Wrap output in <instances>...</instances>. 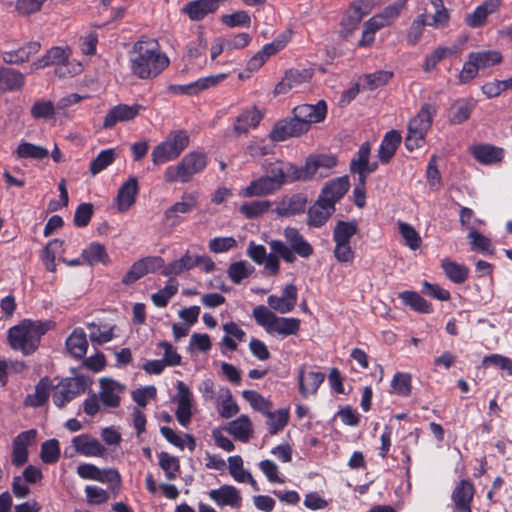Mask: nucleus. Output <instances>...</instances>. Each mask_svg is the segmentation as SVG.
Here are the masks:
<instances>
[{
    "label": "nucleus",
    "mask_w": 512,
    "mask_h": 512,
    "mask_svg": "<svg viewBox=\"0 0 512 512\" xmlns=\"http://www.w3.org/2000/svg\"><path fill=\"white\" fill-rule=\"evenodd\" d=\"M401 140V134L396 130H390L385 134L378 150V157L382 163H388L392 159Z\"/></svg>",
    "instance_id": "72a5a7b5"
},
{
    "label": "nucleus",
    "mask_w": 512,
    "mask_h": 512,
    "mask_svg": "<svg viewBox=\"0 0 512 512\" xmlns=\"http://www.w3.org/2000/svg\"><path fill=\"white\" fill-rule=\"evenodd\" d=\"M373 5L370 0H356L347 10L341 21V34L348 38L357 28L361 20L372 11Z\"/></svg>",
    "instance_id": "ddd939ff"
},
{
    "label": "nucleus",
    "mask_w": 512,
    "mask_h": 512,
    "mask_svg": "<svg viewBox=\"0 0 512 512\" xmlns=\"http://www.w3.org/2000/svg\"><path fill=\"white\" fill-rule=\"evenodd\" d=\"M124 388L123 385L112 379H101L99 397L102 404L109 408L118 407L120 394L124 391Z\"/></svg>",
    "instance_id": "c756f323"
},
{
    "label": "nucleus",
    "mask_w": 512,
    "mask_h": 512,
    "mask_svg": "<svg viewBox=\"0 0 512 512\" xmlns=\"http://www.w3.org/2000/svg\"><path fill=\"white\" fill-rule=\"evenodd\" d=\"M51 380L48 377L42 378L35 387V392L26 396L24 404L31 407H40L45 404L49 397Z\"/></svg>",
    "instance_id": "c03bdc74"
},
{
    "label": "nucleus",
    "mask_w": 512,
    "mask_h": 512,
    "mask_svg": "<svg viewBox=\"0 0 512 512\" xmlns=\"http://www.w3.org/2000/svg\"><path fill=\"white\" fill-rule=\"evenodd\" d=\"M89 329V339L92 343L104 344L111 341L114 337L113 327L108 325L99 326L95 323L87 325Z\"/></svg>",
    "instance_id": "052dcab7"
},
{
    "label": "nucleus",
    "mask_w": 512,
    "mask_h": 512,
    "mask_svg": "<svg viewBox=\"0 0 512 512\" xmlns=\"http://www.w3.org/2000/svg\"><path fill=\"white\" fill-rule=\"evenodd\" d=\"M225 78L226 74L211 75L185 85H170L169 91L178 95H197L208 88L216 86Z\"/></svg>",
    "instance_id": "f3484780"
},
{
    "label": "nucleus",
    "mask_w": 512,
    "mask_h": 512,
    "mask_svg": "<svg viewBox=\"0 0 512 512\" xmlns=\"http://www.w3.org/2000/svg\"><path fill=\"white\" fill-rule=\"evenodd\" d=\"M455 53H457V46L438 47L432 53L426 56L423 69L426 72H429L434 69L441 60Z\"/></svg>",
    "instance_id": "680f3d73"
},
{
    "label": "nucleus",
    "mask_w": 512,
    "mask_h": 512,
    "mask_svg": "<svg viewBox=\"0 0 512 512\" xmlns=\"http://www.w3.org/2000/svg\"><path fill=\"white\" fill-rule=\"evenodd\" d=\"M209 497L219 507L229 506L233 509H239L242 503L240 491L232 485H222L218 489L211 490Z\"/></svg>",
    "instance_id": "4be33fe9"
},
{
    "label": "nucleus",
    "mask_w": 512,
    "mask_h": 512,
    "mask_svg": "<svg viewBox=\"0 0 512 512\" xmlns=\"http://www.w3.org/2000/svg\"><path fill=\"white\" fill-rule=\"evenodd\" d=\"M312 76L313 71L311 69H289L282 80L276 85L275 93L285 94L291 90L299 91L307 87Z\"/></svg>",
    "instance_id": "4468645a"
},
{
    "label": "nucleus",
    "mask_w": 512,
    "mask_h": 512,
    "mask_svg": "<svg viewBox=\"0 0 512 512\" xmlns=\"http://www.w3.org/2000/svg\"><path fill=\"white\" fill-rule=\"evenodd\" d=\"M399 298L414 311L419 313H431V304L426 301L420 294L414 291H403L399 293Z\"/></svg>",
    "instance_id": "3c124183"
},
{
    "label": "nucleus",
    "mask_w": 512,
    "mask_h": 512,
    "mask_svg": "<svg viewBox=\"0 0 512 512\" xmlns=\"http://www.w3.org/2000/svg\"><path fill=\"white\" fill-rule=\"evenodd\" d=\"M474 105L471 102L460 100L451 108L450 120L454 124H460L466 121L473 110Z\"/></svg>",
    "instance_id": "774afa93"
},
{
    "label": "nucleus",
    "mask_w": 512,
    "mask_h": 512,
    "mask_svg": "<svg viewBox=\"0 0 512 512\" xmlns=\"http://www.w3.org/2000/svg\"><path fill=\"white\" fill-rule=\"evenodd\" d=\"M36 431L31 429L21 432L13 440L12 463L16 466H22L28 460V446L34 443Z\"/></svg>",
    "instance_id": "cd10ccee"
},
{
    "label": "nucleus",
    "mask_w": 512,
    "mask_h": 512,
    "mask_svg": "<svg viewBox=\"0 0 512 512\" xmlns=\"http://www.w3.org/2000/svg\"><path fill=\"white\" fill-rule=\"evenodd\" d=\"M17 155L19 158H33L41 160L49 155V151L42 146L29 142H22L17 148Z\"/></svg>",
    "instance_id": "e2e57ef3"
},
{
    "label": "nucleus",
    "mask_w": 512,
    "mask_h": 512,
    "mask_svg": "<svg viewBox=\"0 0 512 512\" xmlns=\"http://www.w3.org/2000/svg\"><path fill=\"white\" fill-rule=\"evenodd\" d=\"M160 257H146L136 261L125 274L122 282L126 285L133 284L148 273L154 272L162 265Z\"/></svg>",
    "instance_id": "a211bd4d"
},
{
    "label": "nucleus",
    "mask_w": 512,
    "mask_h": 512,
    "mask_svg": "<svg viewBox=\"0 0 512 512\" xmlns=\"http://www.w3.org/2000/svg\"><path fill=\"white\" fill-rule=\"evenodd\" d=\"M72 443L75 450L84 456L101 457L106 453V449L100 441L88 434L74 437Z\"/></svg>",
    "instance_id": "7c9ffc66"
},
{
    "label": "nucleus",
    "mask_w": 512,
    "mask_h": 512,
    "mask_svg": "<svg viewBox=\"0 0 512 512\" xmlns=\"http://www.w3.org/2000/svg\"><path fill=\"white\" fill-rule=\"evenodd\" d=\"M268 305L275 311L285 314L291 312L297 303V288L294 284L284 287L282 296L270 295L267 298Z\"/></svg>",
    "instance_id": "5701e85b"
},
{
    "label": "nucleus",
    "mask_w": 512,
    "mask_h": 512,
    "mask_svg": "<svg viewBox=\"0 0 512 512\" xmlns=\"http://www.w3.org/2000/svg\"><path fill=\"white\" fill-rule=\"evenodd\" d=\"M225 336L222 338V343L231 351L237 349L235 339L243 341L245 338V332L234 322H229L223 325Z\"/></svg>",
    "instance_id": "5fc2aeb1"
},
{
    "label": "nucleus",
    "mask_w": 512,
    "mask_h": 512,
    "mask_svg": "<svg viewBox=\"0 0 512 512\" xmlns=\"http://www.w3.org/2000/svg\"><path fill=\"white\" fill-rule=\"evenodd\" d=\"M404 5L405 1H400L387 6L381 13L369 19V25L374 26L376 29L390 25L400 15Z\"/></svg>",
    "instance_id": "c9c22d12"
},
{
    "label": "nucleus",
    "mask_w": 512,
    "mask_h": 512,
    "mask_svg": "<svg viewBox=\"0 0 512 512\" xmlns=\"http://www.w3.org/2000/svg\"><path fill=\"white\" fill-rule=\"evenodd\" d=\"M427 1L426 3L425 0H422L425 5L423 12L412 21L407 31L406 40L411 46L416 45L420 41L426 26L442 28L448 24L449 13L444 6L443 0Z\"/></svg>",
    "instance_id": "7ed1b4c3"
},
{
    "label": "nucleus",
    "mask_w": 512,
    "mask_h": 512,
    "mask_svg": "<svg viewBox=\"0 0 512 512\" xmlns=\"http://www.w3.org/2000/svg\"><path fill=\"white\" fill-rule=\"evenodd\" d=\"M475 489L469 480H461L453 489L451 500L458 512H472L471 503Z\"/></svg>",
    "instance_id": "aec40b11"
},
{
    "label": "nucleus",
    "mask_w": 512,
    "mask_h": 512,
    "mask_svg": "<svg viewBox=\"0 0 512 512\" xmlns=\"http://www.w3.org/2000/svg\"><path fill=\"white\" fill-rule=\"evenodd\" d=\"M334 211L335 207L329 205L319 197L308 210L307 225L316 228L323 226Z\"/></svg>",
    "instance_id": "2f4dec72"
},
{
    "label": "nucleus",
    "mask_w": 512,
    "mask_h": 512,
    "mask_svg": "<svg viewBox=\"0 0 512 512\" xmlns=\"http://www.w3.org/2000/svg\"><path fill=\"white\" fill-rule=\"evenodd\" d=\"M441 267L446 277L455 284L464 283L469 276V269L465 265L449 258L442 260Z\"/></svg>",
    "instance_id": "79ce46f5"
},
{
    "label": "nucleus",
    "mask_w": 512,
    "mask_h": 512,
    "mask_svg": "<svg viewBox=\"0 0 512 512\" xmlns=\"http://www.w3.org/2000/svg\"><path fill=\"white\" fill-rule=\"evenodd\" d=\"M501 61V53L495 50L471 52L459 74V82L467 83L477 76L479 70L487 69Z\"/></svg>",
    "instance_id": "9d476101"
},
{
    "label": "nucleus",
    "mask_w": 512,
    "mask_h": 512,
    "mask_svg": "<svg viewBox=\"0 0 512 512\" xmlns=\"http://www.w3.org/2000/svg\"><path fill=\"white\" fill-rule=\"evenodd\" d=\"M325 379V374L318 371L306 372L305 367H301L298 373L299 391L302 396L307 397L314 394Z\"/></svg>",
    "instance_id": "473e14b6"
},
{
    "label": "nucleus",
    "mask_w": 512,
    "mask_h": 512,
    "mask_svg": "<svg viewBox=\"0 0 512 512\" xmlns=\"http://www.w3.org/2000/svg\"><path fill=\"white\" fill-rule=\"evenodd\" d=\"M280 189L268 176H262L253 180L244 190L245 197H260L272 194Z\"/></svg>",
    "instance_id": "4c0bfd02"
},
{
    "label": "nucleus",
    "mask_w": 512,
    "mask_h": 512,
    "mask_svg": "<svg viewBox=\"0 0 512 512\" xmlns=\"http://www.w3.org/2000/svg\"><path fill=\"white\" fill-rule=\"evenodd\" d=\"M262 119L261 113L255 109L242 112L234 123V130L238 134L247 133L250 128H255Z\"/></svg>",
    "instance_id": "de8ad7c7"
},
{
    "label": "nucleus",
    "mask_w": 512,
    "mask_h": 512,
    "mask_svg": "<svg viewBox=\"0 0 512 512\" xmlns=\"http://www.w3.org/2000/svg\"><path fill=\"white\" fill-rule=\"evenodd\" d=\"M196 260V254H191L190 251H186L180 259L169 263L162 273L164 276L180 275L181 273L196 267Z\"/></svg>",
    "instance_id": "a18cd8bd"
},
{
    "label": "nucleus",
    "mask_w": 512,
    "mask_h": 512,
    "mask_svg": "<svg viewBox=\"0 0 512 512\" xmlns=\"http://www.w3.org/2000/svg\"><path fill=\"white\" fill-rule=\"evenodd\" d=\"M285 242L281 240H272L269 245L273 253L277 254L287 263H293L296 255L302 258H309L314 249L304 236L293 227H286L283 231Z\"/></svg>",
    "instance_id": "20e7f679"
},
{
    "label": "nucleus",
    "mask_w": 512,
    "mask_h": 512,
    "mask_svg": "<svg viewBox=\"0 0 512 512\" xmlns=\"http://www.w3.org/2000/svg\"><path fill=\"white\" fill-rule=\"evenodd\" d=\"M24 85V75L8 67H0V92L19 90Z\"/></svg>",
    "instance_id": "ea45409f"
},
{
    "label": "nucleus",
    "mask_w": 512,
    "mask_h": 512,
    "mask_svg": "<svg viewBox=\"0 0 512 512\" xmlns=\"http://www.w3.org/2000/svg\"><path fill=\"white\" fill-rule=\"evenodd\" d=\"M86 386V381L82 376L66 378L55 386L52 401L58 408H63L67 403L84 393Z\"/></svg>",
    "instance_id": "f8f14e48"
},
{
    "label": "nucleus",
    "mask_w": 512,
    "mask_h": 512,
    "mask_svg": "<svg viewBox=\"0 0 512 512\" xmlns=\"http://www.w3.org/2000/svg\"><path fill=\"white\" fill-rule=\"evenodd\" d=\"M170 59L156 39H140L128 52L131 75L140 80H153L168 68Z\"/></svg>",
    "instance_id": "f257e3e1"
},
{
    "label": "nucleus",
    "mask_w": 512,
    "mask_h": 512,
    "mask_svg": "<svg viewBox=\"0 0 512 512\" xmlns=\"http://www.w3.org/2000/svg\"><path fill=\"white\" fill-rule=\"evenodd\" d=\"M177 410L176 418L177 421L184 427L188 426L191 421V400L192 394L189 387L182 381L177 383Z\"/></svg>",
    "instance_id": "b1692460"
},
{
    "label": "nucleus",
    "mask_w": 512,
    "mask_h": 512,
    "mask_svg": "<svg viewBox=\"0 0 512 512\" xmlns=\"http://www.w3.org/2000/svg\"><path fill=\"white\" fill-rule=\"evenodd\" d=\"M393 76L391 71L380 70L371 74H366L363 79V88L374 90L385 85Z\"/></svg>",
    "instance_id": "338daca9"
},
{
    "label": "nucleus",
    "mask_w": 512,
    "mask_h": 512,
    "mask_svg": "<svg viewBox=\"0 0 512 512\" xmlns=\"http://www.w3.org/2000/svg\"><path fill=\"white\" fill-rule=\"evenodd\" d=\"M253 272L254 267L244 260L230 264L227 270L228 277L235 284H240L243 279L249 277Z\"/></svg>",
    "instance_id": "6e6d98bb"
},
{
    "label": "nucleus",
    "mask_w": 512,
    "mask_h": 512,
    "mask_svg": "<svg viewBox=\"0 0 512 512\" xmlns=\"http://www.w3.org/2000/svg\"><path fill=\"white\" fill-rule=\"evenodd\" d=\"M290 168H297V166L293 164H287L285 167L278 163H272L269 165L267 169V175L271 180L275 182V184L280 188L285 182H294L300 181L299 179H294L293 174Z\"/></svg>",
    "instance_id": "09e8293b"
},
{
    "label": "nucleus",
    "mask_w": 512,
    "mask_h": 512,
    "mask_svg": "<svg viewBox=\"0 0 512 512\" xmlns=\"http://www.w3.org/2000/svg\"><path fill=\"white\" fill-rule=\"evenodd\" d=\"M66 348L75 358L81 359L86 355L88 342L82 328H77L71 333L66 340Z\"/></svg>",
    "instance_id": "58836bf2"
},
{
    "label": "nucleus",
    "mask_w": 512,
    "mask_h": 512,
    "mask_svg": "<svg viewBox=\"0 0 512 512\" xmlns=\"http://www.w3.org/2000/svg\"><path fill=\"white\" fill-rule=\"evenodd\" d=\"M501 6V0H485L471 13L466 14L465 23L472 28L483 26L489 15L497 12Z\"/></svg>",
    "instance_id": "393cba45"
},
{
    "label": "nucleus",
    "mask_w": 512,
    "mask_h": 512,
    "mask_svg": "<svg viewBox=\"0 0 512 512\" xmlns=\"http://www.w3.org/2000/svg\"><path fill=\"white\" fill-rule=\"evenodd\" d=\"M242 396L255 410L261 412L265 416L271 412L272 403L264 398L260 393L254 390H244L242 392Z\"/></svg>",
    "instance_id": "bf43d9fd"
},
{
    "label": "nucleus",
    "mask_w": 512,
    "mask_h": 512,
    "mask_svg": "<svg viewBox=\"0 0 512 512\" xmlns=\"http://www.w3.org/2000/svg\"><path fill=\"white\" fill-rule=\"evenodd\" d=\"M142 106L139 104L127 105L118 104L112 107L104 117L103 127L110 129L114 127L118 122H125L134 119Z\"/></svg>",
    "instance_id": "6ab92c4d"
},
{
    "label": "nucleus",
    "mask_w": 512,
    "mask_h": 512,
    "mask_svg": "<svg viewBox=\"0 0 512 512\" xmlns=\"http://www.w3.org/2000/svg\"><path fill=\"white\" fill-rule=\"evenodd\" d=\"M197 204L198 192H185L182 194L180 201L165 210L164 220L171 225H176L180 222V214L192 212Z\"/></svg>",
    "instance_id": "dca6fc26"
},
{
    "label": "nucleus",
    "mask_w": 512,
    "mask_h": 512,
    "mask_svg": "<svg viewBox=\"0 0 512 512\" xmlns=\"http://www.w3.org/2000/svg\"><path fill=\"white\" fill-rule=\"evenodd\" d=\"M83 260L90 266L97 264L108 265L110 263L109 255L103 244L98 242L91 243L81 254Z\"/></svg>",
    "instance_id": "a19ab883"
},
{
    "label": "nucleus",
    "mask_w": 512,
    "mask_h": 512,
    "mask_svg": "<svg viewBox=\"0 0 512 512\" xmlns=\"http://www.w3.org/2000/svg\"><path fill=\"white\" fill-rule=\"evenodd\" d=\"M227 431L235 439L247 442L252 434V423L248 416L241 415L228 424Z\"/></svg>",
    "instance_id": "37998d69"
},
{
    "label": "nucleus",
    "mask_w": 512,
    "mask_h": 512,
    "mask_svg": "<svg viewBox=\"0 0 512 512\" xmlns=\"http://www.w3.org/2000/svg\"><path fill=\"white\" fill-rule=\"evenodd\" d=\"M52 327L53 323L49 320L24 319L8 330V342L12 349L30 355L37 350L41 337Z\"/></svg>",
    "instance_id": "f03ea898"
},
{
    "label": "nucleus",
    "mask_w": 512,
    "mask_h": 512,
    "mask_svg": "<svg viewBox=\"0 0 512 512\" xmlns=\"http://www.w3.org/2000/svg\"><path fill=\"white\" fill-rule=\"evenodd\" d=\"M309 130L310 128L305 121L293 115L290 119L278 122L270 132V138L273 141L280 142L291 137H298Z\"/></svg>",
    "instance_id": "2eb2a0df"
},
{
    "label": "nucleus",
    "mask_w": 512,
    "mask_h": 512,
    "mask_svg": "<svg viewBox=\"0 0 512 512\" xmlns=\"http://www.w3.org/2000/svg\"><path fill=\"white\" fill-rule=\"evenodd\" d=\"M207 165V157L202 152L186 154L176 165L168 166L163 174L166 183H188L196 174L201 173Z\"/></svg>",
    "instance_id": "39448f33"
},
{
    "label": "nucleus",
    "mask_w": 512,
    "mask_h": 512,
    "mask_svg": "<svg viewBox=\"0 0 512 512\" xmlns=\"http://www.w3.org/2000/svg\"><path fill=\"white\" fill-rule=\"evenodd\" d=\"M118 154L116 152V149L110 148L102 150L96 158H94L90 163V172L92 175H96L106 169L108 166H110L115 159L117 158Z\"/></svg>",
    "instance_id": "864d4df0"
},
{
    "label": "nucleus",
    "mask_w": 512,
    "mask_h": 512,
    "mask_svg": "<svg viewBox=\"0 0 512 512\" xmlns=\"http://www.w3.org/2000/svg\"><path fill=\"white\" fill-rule=\"evenodd\" d=\"M357 231L358 224L355 220L338 221L333 230V241L334 243H350Z\"/></svg>",
    "instance_id": "8fccbe9b"
},
{
    "label": "nucleus",
    "mask_w": 512,
    "mask_h": 512,
    "mask_svg": "<svg viewBox=\"0 0 512 512\" xmlns=\"http://www.w3.org/2000/svg\"><path fill=\"white\" fill-rule=\"evenodd\" d=\"M71 49L69 47L55 46L49 49L44 56L31 64L32 70H38L47 66H56L55 72L63 77L67 74H78L82 71V65L77 63L73 66V71H68L66 66L69 65Z\"/></svg>",
    "instance_id": "1a4fd4ad"
},
{
    "label": "nucleus",
    "mask_w": 512,
    "mask_h": 512,
    "mask_svg": "<svg viewBox=\"0 0 512 512\" xmlns=\"http://www.w3.org/2000/svg\"><path fill=\"white\" fill-rule=\"evenodd\" d=\"M287 37L284 35L279 36L273 42L266 44L259 52H257L247 63L249 71H257L266 60L272 55L283 49L287 43Z\"/></svg>",
    "instance_id": "c85d7f7f"
},
{
    "label": "nucleus",
    "mask_w": 512,
    "mask_h": 512,
    "mask_svg": "<svg viewBox=\"0 0 512 512\" xmlns=\"http://www.w3.org/2000/svg\"><path fill=\"white\" fill-rule=\"evenodd\" d=\"M139 192V183L136 176H130L119 188L116 196L117 209L125 212L135 203Z\"/></svg>",
    "instance_id": "a878e982"
},
{
    "label": "nucleus",
    "mask_w": 512,
    "mask_h": 512,
    "mask_svg": "<svg viewBox=\"0 0 512 512\" xmlns=\"http://www.w3.org/2000/svg\"><path fill=\"white\" fill-rule=\"evenodd\" d=\"M371 147L369 142H364L358 152L356 158H353L350 162V171L354 174H364V167L370 158Z\"/></svg>",
    "instance_id": "0e129e2a"
},
{
    "label": "nucleus",
    "mask_w": 512,
    "mask_h": 512,
    "mask_svg": "<svg viewBox=\"0 0 512 512\" xmlns=\"http://www.w3.org/2000/svg\"><path fill=\"white\" fill-rule=\"evenodd\" d=\"M350 182L348 176H341L328 182L321 191L320 198L329 205L335 207L338 202L348 191Z\"/></svg>",
    "instance_id": "bb28decb"
},
{
    "label": "nucleus",
    "mask_w": 512,
    "mask_h": 512,
    "mask_svg": "<svg viewBox=\"0 0 512 512\" xmlns=\"http://www.w3.org/2000/svg\"><path fill=\"white\" fill-rule=\"evenodd\" d=\"M435 114L436 108L426 103L421 107L418 114L409 121L408 133L405 138V146L409 151L423 146Z\"/></svg>",
    "instance_id": "6e6552de"
},
{
    "label": "nucleus",
    "mask_w": 512,
    "mask_h": 512,
    "mask_svg": "<svg viewBox=\"0 0 512 512\" xmlns=\"http://www.w3.org/2000/svg\"><path fill=\"white\" fill-rule=\"evenodd\" d=\"M472 154L480 163L490 164L501 160L502 150L485 144L473 147Z\"/></svg>",
    "instance_id": "603ef678"
},
{
    "label": "nucleus",
    "mask_w": 512,
    "mask_h": 512,
    "mask_svg": "<svg viewBox=\"0 0 512 512\" xmlns=\"http://www.w3.org/2000/svg\"><path fill=\"white\" fill-rule=\"evenodd\" d=\"M306 206V198L301 194H295L284 199L276 207V213L279 216H291L304 211Z\"/></svg>",
    "instance_id": "49530a36"
},
{
    "label": "nucleus",
    "mask_w": 512,
    "mask_h": 512,
    "mask_svg": "<svg viewBox=\"0 0 512 512\" xmlns=\"http://www.w3.org/2000/svg\"><path fill=\"white\" fill-rule=\"evenodd\" d=\"M62 246L63 242L61 240L54 239L43 249L41 259L48 271L54 272L56 270L55 258L56 254L62 249Z\"/></svg>",
    "instance_id": "13d9d810"
},
{
    "label": "nucleus",
    "mask_w": 512,
    "mask_h": 512,
    "mask_svg": "<svg viewBox=\"0 0 512 512\" xmlns=\"http://www.w3.org/2000/svg\"><path fill=\"white\" fill-rule=\"evenodd\" d=\"M229 473L239 483H249L254 490H259L257 482L251 473L243 468V460L235 455L228 458Z\"/></svg>",
    "instance_id": "e433bc0d"
},
{
    "label": "nucleus",
    "mask_w": 512,
    "mask_h": 512,
    "mask_svg": "<svg viewBox=\"0 0 512 512\" xmlns=\"http://www.w3.org/2000/svg\"><path fill=\"white\" fill-rule=\"evenodd\" d=\"M252 316L256 323L269 334L287 337L297 334L300 329V320L298 318L278 317L264 305L254 307Z\"/></svg>",
    "instance_id": "423d86ee"
},
{
    "label": "nucleus",
    "mask_w": 512,
    "mask_h": 512,
    "mask_svg": "<svg viewBox=\"0 0 512 512\" xmlns=\"http://www.w3.org/2000/svg\"><path fill=\"white\" fill-rule=\"evenodd\" d=\"M327 114V105L324 100L318 101L315 105L301 104L293 109V115L305 121L309 128L313 123L321 122Z\"/></svg>",
    "instance_id": "412c9836"
},
{
    "label": "nucleus",
    "mask_w": 512,
    "mask_h": 512,
    "mask_svg": "<svg viewBox=\"0 0 512 512\" xmlns=\"http://www.w3.org/2000/svg\"><path fill=\"white\" fill-rule=\"evenodd\" d=\"M267 426L270 434L275 435L280 430H282L288 423L289 420V410L286 408L279 409L276 412H270L266 415Z\"/></svg>",
    "instance_id": "4d7b16f0"
},
{
    "label": "nucleus",
    "mask_w": 512,
    "mask_h": 512,
    "mask_svg": "<svg viewBox=\"0 0 512 512\" xmlns=\"http://www.w3.org/2000/svg\"><path fill=\"white\" fill-rule=\"evenodd\" d=\"M41 48L39 42H29L25 46L3 53L2 58L8 64H21L29 60V58L36 54Z\"/></svg>",
    "instance_id": "f704fd0d"
},
{
    "label": "nucleus",
    "mask_w": 512,
    "mask_h": 512,
    "mask_svg": "<svg viewBox=\"0 0 512 512\" xmlns=\"http://www.w3.org/2000/svg\"><path fill=\"white\" fill-rule=\"evenodd\" d=\"M190 137L185 130H174L169 133L166 139L156 145L151 153V160L154 165H161L175 160L189 146Z\"/></svg>",
    "instance_id": "0eeeda50"
},
{
    "label": "nucleus",
    "mask_w": 512,
    "mask_h": 512,
    "mask_svg": "<svg viewBox=\"0 0 512 512\" xmlns=\"http://www.w3.org/2000/svg\"><path fill=\"white\" fill-rule=\"evenodd\" d=\"M271 207V202L268 200H257L249 203H244L240 207V212L248 219L256 218L265 212H267Z\"/></svg>",
    "instance_id": "69168bd1"
},
{
    "label": "nucleus",
    "mask_w": 512,
    "mask_h": 512,
    "mask_svg": "<svg viewBox=\"0 0 512 512\" xmlns=\"http://www.w3.org/2000/svg\"><path fill=\"white\" fill-rule=\"evenodd\" d=\"M337 160L332 155L317 154L307 158L305 165L297 168H290L294 179L307 181L316 176L323 178L328 176L329 171L336 166Z\"/></svg>",
    "instance_id": "9b49d317"
}]
</instances>
